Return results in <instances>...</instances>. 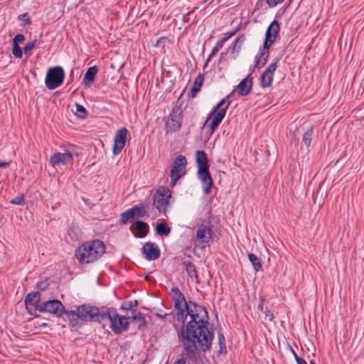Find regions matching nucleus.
<instances>
[{
  "label": "nucleus",
  "mask_w": 364,
  "mask_h": 364,
  "mask_svg": "<svg viewBox=\"0 0 364 364\" xmlns=\"http://www.w3.org/2000/svg\"><path fill=\"white\" fill-rule=\"evenodd\" d=\"M176 318L181 323L177 331L179 342L185 355L193 359L197 350L205 353L212 348L215 337L213 330L210 327V316L206 307L193 301H186L184 294L178 287L171 289Z\"/></svg>",
  "instance_id": "nucleus-1"
},
{
  "label": "nucleus",
  "mask_w": 364,
  "mask_h": 364,
  "mask_svg": "<svg viewBox=\"0 0 364 364\" xmlns=\"http://www.w3.org/2000/svg\"><path fill=\"white\" fill-rule=\"evenodd\" d=\"M161 312H162V310H160V312L156 313V316L157 317H159V318H166L167 317V316H168V314H162V313H161Z\"/></svg>",
  "instance_id": "nucleus-51"
},
{
  "label": "nucleus",
  "mask_w": 364,
  "mask_h": 364,
  "mask_svg": "<svg viewBox=\"0 0 364 364\" xmlns=\"http://www.w3.org/2000/svg\"><path fill=\"white\" fill-rule=\"evenodd\" d=\"M18 20L23 21V26H30L32 24V21L31 20L28 13L20 14L18 16Z\"/></svg>",
  "instance_id": "nucleus-39"
},
{
  "label": "nucleus",
  "mask_w": 364,
  "mask_h": 364,
  "mask_svg": "<svg viewBox=\"0 0 364 364\" xmlns=\"http://www.w3.org/2000/svg\"><path fill=\"white\" fill-rule=\"evenodd\" d=\"M186 359H185V358H180V359L176 360L173 363V364H186Z\"/></svg>",
  "instance_id": "nucleus-52"
},
{
  "label": "nucleus",
  "mask_w": 364,
  "mask_h": 364,
  "mask_svg": "<svg viewBox=\"0 0 364 364\" xmlns=\"http://www.w3.org/2000/svg\"><path fill=\"white\" fill-rule=\"evenodd\" d=\"M41 43H42V41L37 39H34L28 43L23 48V52L25 55L30 56L31 55V50Z\"/></svg>",
  "instance_id": "nucleus-34"
},
{
  "label": "nucleus",
  "mask_w": 364,
  "mask_h": 364,
  "mask_svg": "<svg viewBox=\"0 0 364 364\" xmlns=\"http://www.w3.org/2000/svg\"><path fill=\"white\" fill-rule=\"evenodd\" d=\"M313 132H314V128L312 126H311L303 134L302 141L304 142V144H305V146L306 147H309L311 144V142L312 140Z\"/></svg>",
  "instance_id": "nucleus-33"
},
{
  "label": "nucleus",
  "mask_w": 364,
  "mask_h": 364,
  "mask_svg": "<svg viewBox=\"0 0 364 364\" xmlns=\"http://www.w3.org/2000/svg\"><path fill=\"white\" fill-rule=\"evenodd\" d=\"M105 250L103 241L94 239L80 245L75 250V255L80 264H90L100 259L105 254Z\"/></svg>",
  "instance_id": "nucleus-3"
},
{
  "label": "nucleus",
  "mask_w": 364,
  "mask_h": 364,
  "mask_svg": "<svg viewBox=\"0 0 364 364\" xmlns=\"http://www.w3.org/2000/svg\"><path fill=\"white\" fill-rule=\"evenodd\" d=\"M295 361L296 362L297 364H307L306 360L304 358L299 357V355H296Z\"/></svg>",
  "instance_id": "nucleus-49"
},
{
  "label": "nucleus",
  "mask_w": 364,
  "mask_h": 364,
  "mask_svg": "<svg viewBox=\"0 0 364 364\" xmlns=\"http://www.w3.org/2000/svg\"><path fill=\"white\" fill-rule=\"evenodd\" d=\"M129 319L133 323L137 325V330L139 331H144L147 327L148 321L143 314L138 310L132 312Z\"/></svg>",
  "instance_id": "nucleus-21"
},
{
  "label": "nucleus",
  "mask_w": 364,
  "mask_h": 364,
  "mask_svg": "<svg viewBox=\"0 0 364 364\" xmlns=\"http://www.w3.org/2000/svg\"><path fill=\"white\" fill-rule=\"evenodd\" d=\"M163 191L158 189L154 196V207L160 212H165L168 204V198L171 197L170 190L167 187H162Z\"/></svg>",
  "instance_id": "nucleus-13"
},
{
  "label": "nucleus",
  "mask_w": 364,
  "mask_h": 364,
  "mask_svg": "<svg viewBox=\"0 0 364 364\" xmlns=\"http://www.w3.org/2000/svg\"><path fill=\"white\" fill-rule=\"evenodd\" d=\"M196 162L197 170L210 169V164L204 151L198 150L196 152Z\"/></svg>",
  "instance_id": "nucleus-23"
},
{
  "label": "nucleus",
  "mask_w": 364,
  "mask_h": 364,
  "mask_svg": "<svg viewBox=\"0 0 364 364\" xmlns=\"http://www.w3.org/2000/svg\"><path fill=\"white\" fill-rule=\"evenodd\" d=\"M26 40V38L23 34L18 33L15 36V37L12 40V45L19 46V44L23 43Z\"/></svg>",
  "instance_id": "nucleus-41"
},
{
  "label": "nucleus",
  "mask_w": 364,
  "mask_h": 364,
  "mask_svg": "<svg viewBox=\"0 0 364 364\" xmlns=\"http://www.w3.org/2000/svg\"><path fill=\"white\" fill-rule=\"evenodd\" d=\"M149 214L147 210L144 209L142 203L136 205L132 208L126 210L120 214L119 223L122 224H127L132 223L134 220L138 218H148Z\"/></svg>",
  "instance_id": "nucleus-9"
},
{
  "label": "nucleus",
  "mask_w": 364,
  "mask_h": 364,
  "mask_svg": "<svg viewBox=\"0 0 364 364\" xmlns=\"http://www.w3.org/2000/svg\"><path fill=\"white\" fill-rule=\"evenodd\" d=\"M279 61V59H275L274 61L272 63H270L267 68H266V70H264V75H266V73H269L270 75H273L274 76V73L277 69V63Z\"/></svg>",
  "instance_id": "nucleus-38"
},
{
  "label": "nucleus",
  "mask_w": 364,
  "mask_h": 364,
  "mask_svg": "<svg viewBox=\"0 0 364 364\" xmlns=\"http://www.w3.org/2000/svg\"><path fill=\"white\" fill-rule=\"evenodd\" d=\"M138 306L139 301L136 299L129 301H124L120 306V309L122 311H130L132 313L133 311L137 310L135 308Z\"/></svg>",
  "instance_id": "nucleus-32"
},
{
  "label": "nucleus",
  "mask_w": 364,
  "mask_h": 364,
  "mask_svg": "<svg viewBox=\"0 0 364 364\" xmlns=\"http://www.w3.org/2000/svg\"><path fill=\"white\" fill-rule=\"evenodd\" d=\"M107 312H109V316L106 317V319L110 321L109 327L115 335H119L129 330V316L119 314L113 307L108 308Z\"/></svg>",
  "instance_id": "nucleus-7"
},
{
  "label": "nucleus",
  "mask_w": 364,
  "mask_h": 364,
  "mask_svg": "<svg viewBox=\"0 0 364 364\" xmlns=\"http://www.w3.org/2000/svg\"><path fill=\"white\" fill-rule=\"evenodd\" d=\"M13 205H22L25 204V196L23 193H19L16 198L10 201Z\"/></svg>",
  "instance_id": "nucleus-37"
},
{
  "label": "nucleus",
  "mask_w": 364,
  "mask_h": 364,
  "mask_svg": "<svg viewBox=\"0 0 364 364\" xmlns=\"http://www.w3.org/2000/svg\"><path fill=\"white\" fill-rule=\"evenodd\" d=\"M141 252L149 261L156 260L161 256V252L157 245L151 242H147L144 245Z\"/></svg>",
  "instance_id": "nucleus-18"
},
{
  "label": "nucleus",
  "mask_w": 364,
  "mask_h": 364,
  "mask_svg": "<svg viewBox=\"0 0 364 364\" xmlns=\"http://www.w3.org/2000/svg\"><path fill=\"white\" fill-rule=\"evenodd\" d=\"M49 284L48 283L47 280L43 282H38L36 284V287L41 291L46 289V288L48 287Z\"/></svg>",
  "instance_id": "nucleus-43"
},
{
  "label": "nucleus",
  "mask_w": 364,
  "mask_h": 364,
  "mask_svg": "<svg viewBox=\"0 0 364 364\" xmlns=\"http://www.w3.org/2000/svg\"><path fill=\"white\" fill-rule=\"evenodd\" d=\"M73 163V156L72 153L67 151L65 153H54L50 159V164L53 167L60 165H67Z\"/></svg>",
  "instance_id": "nucleus-16"
},
{
  "label": "nucleus",
  "mask_w": 364,
  "mask_h": 364,
  "mask_svg": "<svg viewBox=\"0 0 364 364\" xmlns=\"http://www.w3.org/2000/svg\"><path fill=\"white\" fill-rule=\"evenodd\" d=\"M182 264L186 267L187 274L191 278H195L196 282H198V274L195 264L188 260L182 261Z\"/></svg>",
  "instance_id": "nucleus-25"
},
{
  "label": "nucleus",
  "mask_w": 364,
  "mask_h": 364,
  "mask_svg": "<svg viewBox=\"0 0 364 364\" xmlns=\"http://www.w3.org/2000/svg\"><path fill=\"white\" fill-rule=\"evenodd\" d=\"M273 75H270L269 73L264 75V71L262 73L259 77V85L262 88L269 87L272 86L273 82Z\"/></svg>",
  "instance_id": "nucleus-30"
},
{
  "label": "nucleus",
  "mask_w": 364,
  "mask_h": 364,
  "mask_svg": "<svg viewBox=\"0 0 364 364\" xmlns=\"http://www.w3.org/2000/svg\"><path fill=\"white\" fill-rule=\"evenodd\" d=\"M265 302V299L264 296L259 297V303L257 306V310L262 311L264 310V304Z\"/></svg>",
  "instance_id": "nucleus-48"
},
{
  "label": "nucleus",
  "mask_w": 364,
  "mask_h": 364,
  "mask_svg": "<svg viewBox=\"0 0 364 364\" xmlns=\"http://www.w3.org/2000/svg\"><path fill=\"white\" fill-rule=\"evenodd\" d=\"M76 113L75 115L77 118L84 119L87 116V111L84 106L79 103H75Z\"/></svg>",
  "instance_id": "nucleus-35"
},
{
  "label": "nucleus",
  "mask_w": 364,
  "mask_h": 364,
  "mask_svg": "<svg viewBox=\"0 0 364 364\" xmlns=\"http://www.w3.org/2000/svg\"><path fill=\"white\" fill-rule=\"evenodd\" d=\"M98 68L96 65L90 67L87 69L84 77L82 78V83L86 87H90L92 83L94 82L97 73H98Z\"/></svg>",
  "instance_id": "nucleus-22"
},
{
  "label": "nucleus",
  "mask_w": 364,
  "mask_h": 364,
  "mask_svg": "<svg viewBox=\"0 0 364 364\" xmlns=\"http://www.w3.org/2000/svg\"><path fill=\"white\" fill-rule=\"evenodd\" d=\"M196 240L200 243H208L213 240V225L208 226L204 224L199 225L196 231Z\"/></svg>",
  "instance_id": "nucleus-17"
},
{
  "label": "nucleus",
  "mask_w": 364,
  "mask_h": 364,
  "mask_svg": "<svg viewBox=\"0 0 364 364\" xmlns=\"http://www.w3.org/2000/svg\"><path fill=\"white\" fill-rule=\"evenodd\" d=\"M186 87L181 92L178 99L177 100L176 105L172 108L171 112L168 116V119L165 124V129L166 133H173L178 130H179L181 127L183 122V110L181 109L182 104L179 102V100L183 93L185 92Z\"/></svg>",
  "instance_id": "nucleus-6"
},
{
  "label": "nucleus",
  "mask_w": 364,
  "mask_h": 364,
  "mask_svg": "<svg viewBox=\"0 0 364 364\" xmlns=\"http://www.w3.org/2000/svg\"><path fill=\"white\" fill-rule=\"evenodd\" d=\"M65 79V71L60 65L50 67L48 69L45 84L46 87L53 90L61 86Z\"/></svg>",
  "instance_id": "nucleus-8"
},
{
  "label": "nucleus",
  "mask_w": 364,
  "mask_h": 364,
  "mask_svg": "<svg viewBox=\"0 0 364 364\" xmlns=\"http://www.w3.org/2000/svg\"><path fill=\"white\" fill-rule=\"evenodd\" d=\"M218 345H219V351L220 354H227L228 350L225 344V338L223 332L221 331V328H220L218 331Z\"/></svg>",
  "instance_id": "nucleus-31"
},
{
  "label": "nucleus",
  "mask_w": 364,
  "mask_h": 364,
  "mask_svg": "<svg viewBox=\"0 0 364 364\" xmlns=\"http://www.w3.org/2000/svg\"><path fill=\"white\" fill-rule=\"evenodd\" d=\"M218 51H219V50L215 46L212 49V51H211L210 54L209 55V56L208 57L206 63H205L204 68L207 65L208 62L210 61V59L213 56H215Z\"/></svg>",
  "instance_id": "nucleus-45"
},
{
  "label": "nucleus",
  "mask_w": 364,
  "mask_h": 364,
  "mask_svg": "<svg viewBox=\"0 0 364 364\" xmlns=\"http://www.w3.org/2000/svg\"><path fill=\"white\" fill-rule=\"evenodd\" d=\"M38 307V312L49 313L58 317H61L63 314L67 316V313L69 312V310L65 309L63 303L58 299L43 301Z\"/></svg>",
  "instance_id": "nucleus-11"
},
{
  "label": "nucleus",
  "mask_w": 364,
  "mask_h": 364,
  "mask_svg": "<svg viewBox=\"0 0 364 364\" xmlns=\"http://www.w3.org/2000/svg\"><path fill=\"white\" fill-rule=\"evenodd\" d=\"M291 351H292V353H293V356L294 358V360H296V355H298L296 352L293 350V348H291Z\"/></svg>",
  "instance_id": "nucleus-54"
},
{
  "label": "nucleus",
  "mask_w": 364,
  "mask_h": 364,
  "mask_svg": "<svg viewBox=\"0 0 364 364\" xmlns=\"http://www.w3.org/2000/svg\"><path fill=\"white\" fill-rule=\"evenodd\" d=\"M12 53L16 58L21 59L23 58V50L20 46L12 45Z\"/></svg>",
  "instance_id": "nucleus-40"
},
{
  "label": "nucleus",
  "mask_w": 364,
  "mask_h": 364,
  "mask_svg": "<svg viewBox=\"0 0 364 364\" xmlns=\"http://www.w3.org/2000/svg\"><path fill=\"white\" fill-rule=\"evenodd\" d=\"M346 155L343 154L338 159L336 160V161L334 164V166H338L340 167H343L346 162Z\"/></svg>",
  "instance_id": "nucleus-42"
},
{
  "label": "nucleus",
  "mask_w": 364,
  "mask_h": 364,
  "mask_svg": "<svg viewBox=\"0 0 364 364\" xmlns=\"http://www.w3.org/2000/svg\"><path fill=\"white\" fill-rule=\"evenodd\" d=\"M130 139L128 129L123 127L117 130L114 137V143L112 145V154L116 156L119 154L124 148L127 142V136Z\"/></svg>",
  "instance_id": "nucleus-14"
},
{
  "label": "nucleus",
  "mask_w": 364,
  "mask_h": 364,
  "mask_svg": "<svg viewBox=\"0 0 364 364\" xmlns=\"http://www.w3.org/2000/svg\"><path fill=\"white\" fill-rule=\"evenodd\" d=\"M129 230L135 237L143 238L148 235L149 226L146 222L141 220H136L134 222V225H132L129 227Z\"/></svg>",
  "instance_id": "nucleus-19"
},
{
  "label": "nucleus",
  "mask_w": 364,
  "mask_h": 364,
  "mask_svg": "<svg viewBox=\"0 0 364 364\" xmlns=\"http://www.w3.org/2000/svg\"><path fill=\"white\" fill-rule=\"evenodd\" d=\"M245 41V35H241L239 37L237 38L235 41L233 43V47L231 51V55L232 58H236L240 52L241 47L243 44V43Z\"/></svg>",
  "instance_id": "nucleus-26"
},
{
  "label": "nucleus",
  "mask_w": 364,
  "mask_h": 364,
  "mask_svg": "<svg viewBox=\"0 0 364 364\" xmlns=\"http://www.w3.org/2000/svg\"><path fill=\"white\" fill-rule=\"evenodd\" d=\"M204 81V74L200 73L194 80L188 97L194 98L200 92Z\"/></svg>",
  "instance_id": "nucleus-24"
},
{
  "label": "nucleus",
  "mask_w": 364,
  "mask_h": 364,
  "mask_svg": "<svg viewBox=\"0 0 364 364\" xmlns=\"http://www.w3.org/2000/svg\"><path fill=\"white\" fill-rule=\"evenodd\" d=\"M197 176L203 185V190L205 195L210 193L214 182L210 169L197 170Z\"/></svg>",
  "instance_id": "nucleus-15"
},
{
  "label": "nucleus",
  "mask_w": 364,
  "mask_h": 364,
  "mask_svg": "<svg viewBox=\"0 0 364 364\" xmlns=\"http://www.w3.org/2000/svg\"><path fill=\"white\" fill-rule=\"evenodd\" d=\"M109 314L107 311L90 304H85L77 307V310H70L67 313V318L69 320V326L75 327L79 325V320L84 322L101 323L109 317Z\"/></svg>",
  "instance_id": "nucleus-2"
},
{
  "label": "nucleus",
  "mask_w": 364,
  "mask_h": 364,
  "mask_svg": "<svg viewBox=\"0 0 364 364\" xmlns=\"http://www.w3.org/2000/svg\"><path fill=\"white\" fill-rule=\"evenodd\" d=\"M187 160L183 155H178L174 159L171 171V185L175 186L176 182L186 173Z\"/></svg>",
  "instance_id": "nucleus-10"
},
{
  "label": "nucleus",
  "mask_w": 364,
  "mask_h": 364,
  "mask_svg": "<svg viewBox=\"0 0 364 364\" xmlns=\"http://www.w3.org/2000/svg\"><path fill=\"white\" fill-rule=\"evenodd\" d=\"M265 314V319H268L269 321H274V314L269 310L267 308H266L264 311Z\"/></svg>",
  "instance_id": "nucleus-44"
},
{
  "label": "nucleus",
  "mask_w": 364,
  "mask_h": 364,
  "mask_svg": "<svg viewBox=\"0 0 364 364\" xmlns=\"http://www.w3.org/2000/svg\"><path fill=\"white\" fill-rule=\"evenodd\" d=\"M67 234L71 240L77 241L80 238L82 232L78 226L72 224L68 227Z\"/></svg>",
  "instance_id": "nucleus-27"
},
{
  "label": "nucleus",
  "mask_w": 364,
  "mask_h": 364,
  "mask_svg": "<svg viewBox=\"0 0 364 364\" xmlns=\"http://www.w3.org/2000/svg\"><path fill=\"white\" fill-rule=\"evenodd\" d=\"M38 325H39L40 327L48 326V323H38Z\"/></svg>",
  "instance_id": "nucleus-53"
},
{
  "label": "nucleus",
  "mask_w": 364,
  "mask_h": 364,
  "mask_svg": "<svg viewBox=\"0 0 364 364\" xmlns=\"http://www.w3.org/2000/svg\"><path fill=\"white\" fill-rule=\"evenodd\" d=\"M252 77H251V74H249L237 85L236 90H237L238 95L240 96L248 95L252 90Z\"/></svg>",
  "instance_id": "nucleus-20"
},
{
  "label": "nucleus",
  "mask_w": 364,
  "mask_h": 364,
  "mask_svg": "<svg viewBox=\"0 0 364 364\" xmlns=\"http://www.w3.org/2000/svg\"><path fill=\"white\" fill-rule=\"evenodd\" d=\"M234 92L235 90L232 91V92L228 95L225 98L220 100L208 115L204 126L207 124L208 120L211 119L210 123L207 126L210 134H213L217 129L225 118L226 112L231 104V100H230V99L232 97Z\"/></svg>",
  "instance_id": "nucleus-5"
},
{
  "label": "nucleus",
  "mask_w": 364,
  "mask_h": 364,
  "mask_svg": "<svg viewBox=\"0 0 364 364\" xmlns=\"http://www.w3.org/2000/svg\"><path fill=\"white\" fill-rule=\"evenodd\" d=\"M236 33V30L232 31V32H230L229 33L227 34L226 36H224L223 37L220 41H218L216 44H215V47L220 50L224 45V43L230 38L232 37L233 35H235V33Z\"/></svg>",
  "instance_id": "nucleus-36"
},
{
  "label": "nucleus",
  "mask_w": 364,
  "mask_h": 364,
  "mask_svg": "<svg viewBox=\"0 0 364 364\" xmlns=\"http://www.w3.org/2000/svg\"><path fill=\"white\" fill-rule=\"evenodd\" d=\"M310 364H316V363L314 360H310Z\"/></svg>",
  "instance_id": "nucleus-55"
},
{
  "label": "nucleus",
  "mask_w": 364,
  "mask_h": 364,
  "mask_svg": "<svg viewBox=\"0 0 364 364\" xmlns=\"http://www.w3.org/2000/svg\"><path fill=\"white\" fill-rule=\"evenodd\" d=\"M41 293L39 291L28 293L24 299V303L27 312L33 316L35 318L40 317V314L37 313L38 309L42 304L41 301Z\"/></svg>",
  "instance_id": "nucleus-12"
},
{
  "label": "nucleus",
  "mask_w": 364,
  "mask_h": 364,
  "mask_svg": "<svg viewBox=\"0 0 364 364\" xmlns=\"http://www.w3.org/2000/svg\"><path fill=\"white\" fill-rule=\"evenodd\" d=\"M11 161H1L0 160V168H8L10 166Z\"/></svg>",
  "instance_id": "nucleus-50"
},
{
  "label": "nucleus",
  "mask_w": 364,
  "mask_h": 364,
  "mask_svg": "<svg viewBox=\"0 0 364 364\" xmlns=\"http://www.w3.org/2000/svg\"><path fill=\"white\" fill-rule=\"evenodd\" d=\"M247 257L255 271H260L262 267L261 259L259 258L256 255L251 252L247 254Z\"/></svg>",
  "instance_id": "nucleus-29"
},
{
  "label": "nucleus",
  "mask_w": 364,
  "mask_h": 364,
  "mask_svg": "<svg viewBox=\"0 0 364 364\" xmlns=\"http://www.w3.org/2000/svg\"><path fill=\"white\" fill-rule=\"evenodd\" d=\"M156 232L161 237L167 236L171 232V228L165 221L158 223L156 226Z\"/></svg>",
  "instance_id": "nucleus-28"
},
{
  "label": "nucleus",
  "mask_w": 364,
  "mask_h": 364,
  "mask_svg": "<svg viewBox=\"0 0 364 364\" xmlns=\"http://www.w3.org/2000/svg\"><path fill=\"white\" fill-rule=\"evenodd\" d=\"M283 1H284V0H266L267 4L270 7H274V6H277L278 4H280Z\"/></svg>",
  "instance_id": "nucleus-47"
},
{
  "label": "nucleus",
  "mask_w": 364,
  "mask_h": 364,
  "mask_svg": "<svg viewBox=\"0 0 364 364\" xmlns=\"http://www.w3.org/2000/svg\"><path fill=\"white\" fill-rule=\"evenodd\" d=\"M280 24L277 20L272 21L268 26L262 46L255 58V68H262L267 62L269 56V48L279 37Z\"/></svg>",
  "instance_id": "nucleus-4"
},
{
  "label": "nucleus",
  "mask_w": 364,
  "mask_h": 364,
  "mask_svg": "<svg viewBox=\"0 0 364 364\" xmlns=\"http://www.w3.org/2000/svg\"><path fill=\"white\" fill-rule=\"evenodd\" d=\"M166 40H167V37H161V38H159L156 41L155 46H157V47H159V46L164 47V44H165Z\"/></svg>",
  "instance_id": "nucleus-46"
}]
</instances>
